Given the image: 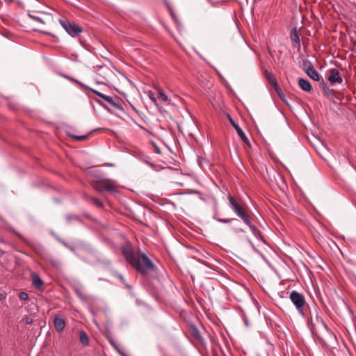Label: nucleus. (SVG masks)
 <instances>
[{"label":"nucleus","mask_w":356,"mask_h":356,"mask_svg":"<svg viewBox=\"0 0 356 356\" xmlns=\"http://www.w3.org/2000/svg\"><path fill=\"white\" fill-rule=\"evenodd\" d=\"M92 187L98 192L106 191L110 193L117 192L115 181L110 179H101L93 181Z\"/></svg>","instance_id":"nucleus-3"},{"label":"nucleus","mask_w":356,"mask_h":356,"mask_svg":"<svg viewBox=\"0 0 356 356\" xmlns=\"http://www.w3.org/2000/svg\"><path fill=\"white\" fill-rule=\"evenodd\" d=\"M158 95V98L161 99L163 102H168L170 100L168 95H165V93L162 89L159 90Z\"/></svg>","instance_id":"nucleus-21"},{"label":"nucleus","mask_w":356,"mask_h":356,"mask_svg":"<svg viewBox=\"0 0 356 356\" xmlns=\"http://www.w3.org/2000/svg\"><path fill=\"white\" fill-rule=\"evenodd\" d=\"M321 325L323 327V328L326 330V332L329 334H332V331L329 329V327H327V325L324 323L323 321L321 320Z\"/></svg>","instance_id":"nucleus-27"},{"label":"nucleus","mask_w":356,"mask_h":356,"mask_svg":"<svg viewBox=\"0 0 356 356\" xmlns=\"http://www.w3.org/2000/svg\"><path fill=\"white\" fill-rule=\"evenodd\" d=\"M291 40L294 47H297L298 50L300 49V39L298 30L296 27L293 28L291 31Z\"/></svg>","instance_id":"nucleus-9"},{"label":"nucleus","mask_w":356,"mask_h":356,"mask_svg":"<svg viewBox=\"0 0 356 356\" xmlns=\"http://www.w3.org/2000/svg\"><path fill=\"white\" fill-rule=\"evenodd\" d=\"M84 197L87 200H89L90 202H91L97 207H99V208L103 207L104 204L102 202V201L99 200V199L94 197L89 196L88 195H84Z\"/></svg>","instance_id":"nucleus-16"},{"label":"nucleus","mask_w":356,"mask_h":356,"mask_svg":"<svg viewBox=\"0 0 356 356\" xmlns=\"http://www.w3.org/2000/svg\"><path fill=\"white\" fill-rule=\"evenodd\" d=\"M79 340H80V342L83 346H88L89 344V337L85 331L81 330L79 332Z\"/></svg>","instance_id":"nucleus-17"},{"label":"nucleus","mask_w":356,"mask_h":356,"mask_svg":"<svg viewBox=\"0 0 356 356\" xmlns=\"http://www.w3.org/2000/svg\"><path fill=\"white\" fill-rule=\"evenodd\" d=\"M298 84L300 88L305 92H311L312 90L311 83L307 79H300Z\"/></svg>","instance_id":"nucleus-14"},{"label":"nucleus","mask_w":356,"mask_h":356,"mask_svg":"<svg viewBox=\"0 0 356 356\" xmlns=\"http://www.w3.org/2000/svg\"><path fill=\"white\" fill-rule=\"evenodd\" d=\"M248 241L249 243L251 245L252 248L253 249H255V247H254L253 243L250 239H248Z\"/></svg>","instance_id":"nucleus-34"},{"label":"nucleus","mask_w":356,"mask_h":356,"mask_svg":"<svg viewBox=\"0 0 356 356\" xmlns=\"http://www.w3.org/2000/svg\"><path fill=\"white\" fill-rule=\"evenodd\" d=\"M72 246H70V245H68V247H67L68 249H70Z\"/></svg>","instance_id":"nucleus-39"},{"label":"nucleus","mask_w":356,"mask_h":356,"mask_svg":"<svg viewBox=\"0 0 356 356\" xmlns=\"http://www.w3.org/2000/svg\"><path fill=\"white\" fill-rule=\"evenodd\" d=\"M119 353H120V355H121L122 356H127V355L125 353H124L123 352H121V351H120V350H119Z\"/></svg>","instance_id":"nucleus-35"},{"label":"nucleus","mask_w":356,"mask_h":356,"mask_svg":"<svg viewBox=\"0 0 356 356\" xmlns=\"http://www.w3.org/2000/svg\"><path fill=\"white\" fill-rule=\"evenodd\" d=\"M266 77L268 79V82L271 83L272 85L275 86L277 83L276 79L274 77V76L268 72V71L265 72Z\"/></svg>","instance_id":"nucleus-19"},{"label":"nucleus","mask_w":356,"mask_h":356,"mask_svg":"<svg viewBox=\"0 0 356 356\" xmlns=\"http://www.w3.org/2000/svg\"><path fill=\"white\" fill-rule=\"evenodd\" d=\"M328 73L329 75L327 76V79L332 85L342 83L343 79L340 74L339 71L337 68L330 69Z\"/></svg>","instance_id":"nucleus-7"},{"label":"nucleus","mask_w":356,"mask_h":356,"mask_svg":"<svg viewBox=\"0 0 356 356\" xmlns=\"http://www.w3.org/2000/svg\"><path fill=\"white\" fill-rule=\"evenodd\" d=\"M277 93L278 94L279 97H280V99L284 102H286V97L284 95V94L282 92L281 88H280V86H278V84H275V86H273Z\"/></svg>","instance_id":"nucleus-20"},{"label":"nucleus","mask_w":356,"mask_h":356,"mask_svg":"<svg viewBox=\"0 0 356 356\" xmlns=\"http://www.w3.org/2000/svg\"><path fill=\"white\" fill-rule=\"evenodd\" d=\"M54 325L57 332L63 331L65 327V321L60 316H56L54 318Z\"/></svg>","instance_id":"nucleus-10"},{"label":"nucleus","mask_w":356,"mask_h":356,"mask_svg":"<svg viewBox=\"0 0 356 356\" xmlns=\"http://www.w3.org/2000/svg\"><path fill=\"white\" fill-rule=\"evenodd\" d=\"M118 277L120 280V281H121L122 283L125 284V280H124V277H123V276H122V275L119 274V275H118Z\"/></svg>","instance_id":"nucleus-31"},{"label":"nucleus","mask_w":356,"mask_h":356,"mask_svg":"<svg viewBox=\"0 0 356 356\" xmlns=\"http://www.w3.org/2000/svg\"><path fill=\"white\" fill-rule=\"evenodd\" d=\"M74 291L76 295L81 300H86V297L82 292V286H76L74 288Z\"/></svg>","instance_id":"nucleus-18"},{"label":"nucleus","mask_w":356,"mask_h":356,"mask_svg":"<svg viewBox=\"0 0 356 356\" xmlns=\"http://www.w3.org/2000/svg\"><path fill=\"white\" fill-rule=\"evenodd\" d=\"M65 77L66 79H67L68 80L79 84L84 90L92 92V93H94V94L97 95V96L100 97L101 98L104 99L110 105L113 106H115L116 105L115 103L113 102V99L111 97L106 95L97 91V90H95V89L85 85L84 83H83L79 81L78 80H76L72 77L67 76H65Z\"/></svg>","instance_id":"nucleus-6"},{"label":"nucleus","mask_w":356,"mask_h":356,"mask_svg":"<svg viewBox=\"0 0 356 356\" xmlns=\"http://www.w3.org/2000/svg\"><path fill=\"white\" fill-rule=\"evenodd\" d=\"M289 298L299 314L304 316L305 315L304 309L306 305V300L304 295L296 291H292L290 293Z\"/></svg>","instance_id":"nucleus-4"},{"label":"nucleus","mask_w":356,"mask_h":356,"mask_svg":"<svg viewBox=\"0 0 356 356\" xmlns=\"http://www.w3.org/2000/svg\"><path fill=\"white\" fill-rule=\"evenodd\" d=\"M304 70L306 74L314 81H319L321 80V76L319 73L313 67L311 63L304 65Z\"/></svg>","instance_id":"nucleus-8"},{"label":"nucleus","mask_w":356,"mask_h":356,"mask_svg":"<svg viewBox=\"0 0 356 356\" xmlns=\"http://www.w3.org/2000/svg\"><path fill=\"white\" fill-rule=\"evenodd\" d=\"M49 261H50V263H51L52 265H54V266H55V265H56V261L55 259H49Z\"/></svg>","instance_id":"nucleus-33"},{"label":"nucleus","mask_w":356,"mask_h":356,"mask_svg":"<svg viewBox=\"0 0 356 356\" xmlns=\"http://www.w3.org/2000/svg\"><path fill=\"white\" fill-rule=\"evenodd\" d=\"M232 230L236 234L245 232V230L243 228H240V227H234V228H232Z\"/></svg>","instance_id":"nucleus-28"},{"label":"nucleus","mask_w":356,"mask_h":356,"mask_svg":"<svg viewBox=\"0 0 356 356\" xmlns=\"http://www.w3.org/2000/svg\"><path fill=\"white\" fill-rule=\"evenodd\" d=\"M22 321L25 324L27 325L31 324L33 323V319L27 316H24Z\"/></svg>","instance_id":"nucleus-26"},{"label":"nucleus","mask_w":356,"mask_h":356,"mask_svg":"<svg viewBox=\"0 0 356 356\" xmlns=\"http://www.w3.org/2000/svg\"><path fill=\"white\" fill-rule=\"evenodd\" d=\"M97 74L103 77L104 79H107L111 74V70L106 66H99L97 71Z\"/></svg>","instance_id":"nucleus-13"},{"label":"nucleus","mask_w":356,"mask_h":356,"mask_svg":"<svg viewBox=\"0 0 356 356\" xmlns=\"http://www.w3.org/2000/svg\"><path fill=\"white\" fill-rule=\"evenodd\" d=\"M149 97L150 98V99L153 102H156V98L153 96V94L152 93H150L149 95Z\"/></svg>","instance_id":"nucleus-32"},{"label":"nucleus","mask_w":356,"mask_h":356,"mask_svg":"<svg viewBox=\"0 0 356 356\" xmlns=\"http://www.w3.org/2000/svg\"><path fill=\"white\" fill-rule=\"evenodd\" d=\"M120 249L127 261L140 273L145 275L148 271L154 270L155 266L154 264L146 254L141 252L140 257L137 256L130 243H127L122 245Z\"/></svg>","instance_id":"nucleus-1"},{"label":"nucleus","mask_w":356,"mask_h":356,"mask_svg":"<svg viewBox=\"0 0 356 356\" xmlns=\"http://www.w3.org/2000/svg\"><path fill=\"white\" fill-rule=\"evenodd\" d=\"M6 293L5 291L0 292V300H5L6 298Z\"/></svg>","instance_id":"nucleus-29"},{"label":"nucleus","mask_w":356,"mask_h":356,"mask_svg":"<svg viewBox=\"0 0 356 356\" xmlns=\"http://www.w3.org/2000/svg\"><path fill=\"white\" fill-rule=\"evenodd\" d=\"M95 101H96L97 102H98V103H100V102H99V100L95 99Z\"/></svg>","instance_id":"nucleus-40"},{"label":"nucleus","mask_w":356,"mask_h":356,"mask_svg":"<svg viewBox=\"0 0 356 356\" xmlns=\"http://www.w3.org/2000/svg\"><path fill=\"white\" fill-rule=\"evenodd\" d=\"M230 208L235 214L241 218L245 225H246L251 230L252 234L259 240L266 243V240L260 230L253 225L252 218L247 213V207L245 204L237 201L232 195H229L227 197Z\"/></svg>","instance_id":"nucleus-2"},{"label":"nucleus","mask_w":356,"mask_h":356,"mask_svg":"<svg viewBox=\"0 0 356 356\" xmlns=\"http://www.w3.org/2000/svg\"><path fill=\"white\" fill-rule=\"evenodd\" d=\"M59 23L65 31L72 37H76L83 32V29L75 22L66 19H60Z\"/></svg>","instance_id":"nucleus-5"},{"label":"nucleus","mask_w":356,"mask_h":356,"mask_svg":"<svg viewBox=\"0 0 356 356\" xmlns=\"http://www.w3.org/2000/svg\"><path fill=\"white\" fill-rule=\"evenodd\" d=\"M106 165H107V166H113V165L111 164V163H106Z\"/></svg>","instance_id":"nucleus-37"},{"label":"nucleus","mask_w":356,"mask_h":356,"mask_svg":"<svg viewBox=\"0 0 356 356\" xmlns=\"http://www.w3.org/2000/svg\"><path fill=\"white\" fill-rule=\"evenodd\" d=\"M31 280L33 286L36 289L40 290L42 289L44 282L37 273H33L31 274Z\"/></svg>","instance_id":"nucleus-11"},{"label":"nucleus","mask_w":356,"mask_h":356,"mask_svg":"<svg viewBox=\"0 0 356 356\" xmlns=\"http://www.w3.org/2000/svg\"><path fill=\"white\" fill-rule=\"evenodd\" d=\"M126 286H127V288H130V286H129V284H126Z\"/></svg>","instance_id":"nucleus-38"},{"label":"nucleus","mask_w":356,"mask_h":356,"mask_svg":"<svg viewBox=\"0 0 356 356\" xmlns=\"http://www.w3.org/2000/svg\"><path fill=\"white\" fill-rule=\"evenodd\" d=\"M68 136L71 138L74 139V140H78V141L85 140L88 138V135L76 136L74 134H68Z\"/></svg>","instance_id":"nucleus-22"},{"label":"nucleus","mask_w":356,"mask_h":356,"mask_svg":"<svg viewBox=\"0 0 356 356\" xmlns=\"http://www.w3.org/2000/svg\"><path fill=\"white\" fill-rule=\"evenodd\" d=\"M28 16L29 17L40 22V23H42V24H44V22L43 21V19L39 17H37V16H35V15H33L31 14H28Z\"/></svg>","instance_id":"nucleus-24"},{"label":"nucleus","mask_w":356,"mask_h":356,"mask_svg":"<svg viewBox=\"0 0 356 356\" xmlns=\"http://www.w3.org/2000/svg\"><path fill=\"white\" fill-rule=\"evenodd\" d=\"M214 219L216 220H217L218 222L225 223V224L231 223L232 222L236 220V219H234V218H216V217H214Z\"/></svg>","instance_id":"nucleus-23"},{"label":"nucleus","mask_w":356,"mask_h":356,"mask_svg":"<svg viewBox=\"0 0 356 356\" xmlns=\"http://www.w3.org/2000/svg\"><path fill=\"white\" fill-rule=\"evenodd\" d=\"M70 250L72 252H74V247H72V246L70 248Z\"/></svg>","instance_id":"nucleus-36"},{"label":"nucleus","mask_w":356,"mask_h":356,"mask_svg":"<svg viewBox=\"0 0 356 356\" xmlns=\"http://www.w3.org/2000/svg\"><path fill=\"white\" fill-rule=\"evenodd\" d=\"M19 298L22 300H27L29 299V295L27 293L22 291L19 294Z\"/></svg>","instance_id":"nucleus-25"},{"label":"nucleus","mask_w":356,"mask_h":356,"mask_svg":"<svg viewBox=\"0 0 356 356\" xmlns=\"http://www.w3.org/2000/svg\"><path fill=\"white\" fill-rule=\"evenodd\" d=\"M321 85L322 86V90L325 95H326L327 97H330L334 95V90L327 86L323 79L321 80Z\"/></svg>","instance_id":"nucleus-15"},{"label":"nucleus","mask_w":356,"mask_h":356,"mask_svg":"<svg viewBox=\"0 0 356 356\" xmlns=\"http://www.w3.org/2000/svg\"><path fill=\"white\" fill-rule=\"evenodd\" d=\"M231 122H232V125L234 126V127L235 128V129H236L238 135L241 138V139L245 144H247L248 145H250V141H249L248 138H247V136H245L243 131L241 129V128L237 124L234 123V122L231 121Z\"/></svg>","instance_id":"nucleus-12"},{"label":"nucleus","mask_w":356,"mask_h":356,"mask_svg":"<svg viewBox=\"0 0 356 356\" xmlns=\"http://www.w3.org/2000/svg\"><path fill=\"white\" fill-rule=\"evenodd\" d=\"M57 240L60 243H62L65 247H68V244L65 242L64 241H63L62 239L59 238H57Z\"/></svg>","instance_id":"nucleus-30"}]
</instances>
